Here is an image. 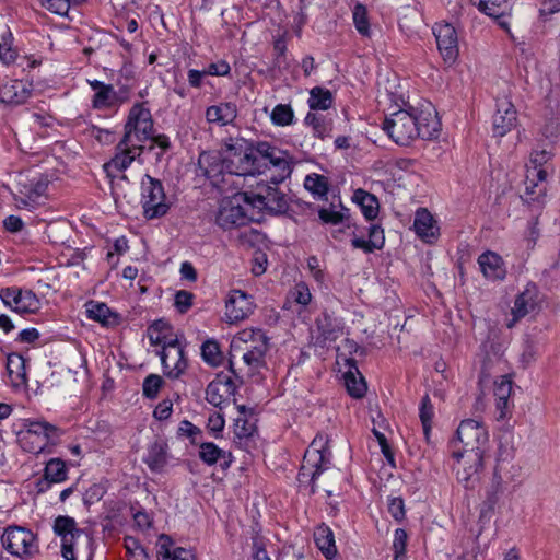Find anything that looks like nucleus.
I'll return each mask as SVG.
<instances>
[{
    "label": "nucleus",
    "instance_id": "1",
    "mask_svg": "<svg viewBox=\"0 0 560 560\" xmlns=\"http://www.w3.org/2000/svg\"><path fill=\"white\" fill-rule=\"evenodd\" d=\"M433 112L431 105L397 110L384 119L383 129L400 145H408L416 138L430 139L439 125Z\"/></svg>",
    "mask_w": 560,
    "mask_h": 560
},
{
    "label": "nucleus",
    "instance_id": "2",
    "mask_svg": "<svg viewBox=\"0 0 560 560\" xmlns=\"http://www.w3.org/2000/svg\"><path fill=\"white\" fill-rule=\"evenodd\" d=\"M268 337L261 329L247 328L240 331L231 341L230 370L236 376L243 369L236 368L237 359L246 366L247 373L253 374L265 366V357L269 349Z\"/></svg>",
    "mask_w": 560,
    "mask_h": 560
},
{
    "label": "nucleus",
    "instance_id": "3",
    "mask_svg": "<svg viewBox=\"0 0 560 560\" xmlns=\"http://www.w3.org/2000/svg\"><path fill=\"white\" fill-rule=\"evenodd\" d=\"M326 441L322 436L313 440L310 448L305 452L303 464L298 475L300 486L311 485V492H315V487L323 476L322 485L325 492L331 495L329 489L331 481L340 477V472L329 467V452L325 447Z\"/></svg>",
    "mask_w": 560,
    "mask_h": 560
},
{
    "label": "nucleus",
    "instance_id": "4",
    "mask_svg": "<svg viewBox=\"0 0 560 560\" xmlns=\"http://www.w3.org/2000/svg\"><path fill=\"white\" fill-rule=\"evenodd\" d=\"M143 151L142 144L126 141L122 138L116 145L115 155L103 165V168L112 183V194L117 202L118 199L125 198V185H128V178L124 172L129 165L140 156Z\"/></svg>",
    "mask_w": 560,
    "mask_h": 560
},
{
    "label": "nucleus",
    "instance_id": "5",
    "mask_svg": "<svg viewBox=\"0 0 560 560\" xmlns=\"http://www.w3.org/2000/svg\"><path fill=\"white\" fill-rule=\"evenodd\" d=\"M225 170L230 175H256L259 172L257 145L253 147L243 138H229L223 148Z\"/></svg>",
    "mask_w": 560,
    "mask_h": 560
},
{
    "label": "nucleus",
    "instance_id": "6",
    "mask_svg": "<svg viewBox=\"0 0 560 560\" xmlns=\"http://www.w3.org/2000/svg\"><path fill=\"white\" fill-rule=\"evenodd\" d=\"M61 435L62 430L47 421H27L19 433V443L23 451L39 454L57 444Z\"/></svg>",
    "mask_w": 560,
    "mask_h": 560
},
{
    "label": "nucleus",
    "instance_id": "7",
    "mask_svg": "<svg viewBox=\"0 0 560 560\" xmlns=\"http://www.w3.org/2000/svg\"><path fill=\"white\" fill-rule=\"evenodd\" d=\"M248 192H237L221 200L217 223L224 230L242 226L250 221Z\"/></svg>",
    "mask_w": 560,
    "mask_h": 560
},
{
    "label": "nucleus",
    "instance_id": "8",
    "mask_svg": "<svg viewBox=\"0 0 560 560\" xmlns=\"http://www.w3.org/2000/svg\"><path fill=\"white\" fill-rule=\"evenodd\" d=\"M141 205L143 215L148 220L164 217L171 203L167 201L164 187L161 180L144 175L141 180Z\"/></svg>",
    "mask_w": 560,
    "mask_h": 560
},
{
    "label": "nucleus",
    "instance_id": "9",
    "mask_svg": "<svg viewBox=\"0 0 560 560\" xmlns=\"http://www.w3.org/2000/svg\"><path fill=\"white\" fill-rule=\"evenodd\" d=\"M458 441L463 444L462 454L483 455L489 450V434L483 422L476 419L463 420L456 431Z\"/></svg>",
    "mask_w": 560,
    "mask_h": 560
},
{
    "label": "nucleus",
    "instance_id": "10",
    "mask_svg": "<svg viewBox=\"0 0 560 560\" xmlns=\"http://www.w3.org/2000/svg\"><path fill=\"white\" fill-rule=\"evenodd\" d=\"M153 120L149 108L142 103L135 104L128 115L125 124L124 137L126 141L142 144L152 138Z\"/></svg>",
    "mask_w": 560,
    "mask_h": 560
},
{
    "label": "nucleus",
    "instance_id": "11",
    "mask_svg": "<svg viewBox=\"0 0 560 560\" xmlns=\"http://www.w3.org/2000/svg\"><path fill=\"white\" fill-rule=\"evenodd\" d=\"M153 120L149 108L142 103L135 104L128 115L125 124L124 137L126 141L142 144L152 138Z\"/></svg>",
    "mask_w": 560,
    "mask_h": 560
},
{
    "label": "nucleus",
    "instance_id": "12",
    "mask_svg": "<svg viewBox=\"0 0 560 560\" xmlns=\"http://www.w3.org/2000/svg\"><path fill=\"white\" fill-rule=\"evenodd\" d=\"M3 548L19 558L31 557L36 551L34 534L21 526H9L1 536Z\"/></svg>",
    "mask_w": 560,
    "mask_h": 560
},
{
    "label": "nucleus",
    "instance_id": "13",
    "mask_svg": "<svg viewBox=\"0 0 560 560\" xmlns=\"http://www.w3.org/2000/svg\"><path fill=\"white\" fill-rule=\"evenodd\" d=\"M252 209L267 210L271 213H282L288 208L285 195L277 187L266 184L257 185L255 191H247Z\"/></svg>",
    "mask_w": 560,
    "mask_h": 560
},
{
    "label": "nucleus",
    "instance_id": "14",
    "mask_svg": "<svg viewBox=\"0 0 560 560\" xmlns=\"http://www.w3.org/2000/svg\"><path fill=\"white\" fill-rule=\"evenodd\" d=\"M54 532L61 538V555L66 560H77L74 547L77 540L83 535L77 522L70 516H58L54 522Z\"/></svg>",
    "mask_w": 560,
    "mask_h": 560
},
{
    "label": "nucleus",
    "instance_id": "15",
    "mask_svg": "<svg viewBox=\"0 0 560 560\" xmlns=\"http://www.w3.org/2000/svg\"><path fill=\"white\" fill-rule=\"evenodd\" d=\"M0 299L5 306L19 314L35 313L39 308V300L30 290L18 288L1 289Z\"/></svg>",
    "mask_w": 560,
    "mask_h": 560
},
{
    "label": "nucleus",
    "instance_id": "16",
    "mask_svg": "<svg viewBox=\"0 0 560 560\" xmlns=\"http://www.w3.org/2000/svg\"><path fill=\"white\" fill-rule=\"evenodd\" d=\"M453 456L458 462L457 478L465 488H474L483 467V455L462 454L454 452Z\"/></svg>",
    "mask_w": 560,
    "mask_h": 560
},
{
    "label": "nucleus",
    "instance_id": "17",
    "mask_svg": "<svg viewBox=\"0 0 560 560\" xmlns=\"http://www.w3.org/2000/svg\"><path fill=\"white\" fill-rule=\"evenodd\" d=\"M161 363L163 373L166 377L176 380L183 375L187 369V360L184 354V349L178 340L168 343L161 353Z\"/></svg>",
    "mask_w": 560,
    "mask_h": 560
},
{
    "label": "nucleus",
    "instance_id": "18",
    "mask_svg": "<svg viewBox=\"0 0 560 560\" xmlns=\"http://www.w3.org/2000/svg\"><path fill=\"white\" fill-rule=\"evenodd\" d=\"M433 34L438 48L446 62H454L458 56V38L455 27L450 23H436Z\"/></svg>",
    "mask_w": 560,
    "mask_h": 560
},
{
    "label": "nucleus",
    "instance_id": "19",
    "mask_svg": "<svg viewBox=\"0 0 560 560\" xmlns=\"http://www.w3.org/2000/svg\"><path fill=\"white\" fill-rule=\"evenodd\" d=\"M236 392V385L231 376L219 374L209 383L206 389V399L214 407L222 408Z\"/></svg>",
    "mask_w": 560,
    "mask_h": 560
},
{
    "label": "nucleus",
    "instance_id": "20",
    "mask_svg": "<svg viewBox=\"0 0 560 560\" xmlns=\"http://www.w3.org/2000/svg\"><path fill=\"white\" fill-rule=\"evenodd\" d=\"M254 304L252 298L241 290L231 291L225 305V316L229 323H236L245 319L253 313Z\"/></svg>",
    "mask_w": 560,
    "mask_h": 560
},
{
    "label": "nucleus",
    "instance_id": "21",
    "mask_svg": "<svg viewBox=\"0 0 560 560\" xmlns=\"http://www.w3.org/2000/svg\"><path fill=\"white\" fill-rule=\"evenodd\" d=\"M517 120L514 105L506 98L498 101L493 115L492 130L495 137H503L515 127Z\"/></svg>",
    "mask_w": 560,
    "mask_h": 560
},
{
    "label": "nucleus",
    "instance_id": "22",
    "mask_svg": "<svg viewBox=\"0 0 560 560\" xmlns=\"http://www.w3.org/2000/svg\"><path fill=\"white\" fill-rule=\"evenodd\" d=\"M538 293V289L535 284H528L516 296L512 308L513 319L506 324L509 328H512L518 319L525 317L537 308L539 301Z\"/></svg>",
    "mask_w": 560,
    "mask_h": 560
},
{
    "label": "nucleus",
    "instance_id": "23",
    "mask_svg": "<svg viewBox=\"0 0 560 560\" xmlns=\"http://www.w3.org/2000/svg\"><path fill=\"white\" fill-rule=\"evenodd\" d=\"M198 166L202 175L209 178L215 186L220 184V176L226 173L225 158L222 151L220 154L201 153L198 159Z\"/></svg>",
    "mask_w": 560,
    "mask_h": 560
},
{
    "label": "nucleus",
    "instance_id": "24",
    "mask_svg": "<svg viewBox=\"0 0 560 560\" xmlns=\"http://www.w3.org/2000/svg\"><path fill=\"white\" fill-rule=\"evenodd\" d=\"M31 96L30 84L21 80H11L0 86V101L9 105H20Z\"/></svg>",
    "mask_w": 560,
    "mask_h": 560
},
{
    "label": "nucleus",
    "instance_id": "25",
    "mask_svg": "<svg viewBox=\"0 0 560 560\" xmlns=\"http://www.w3.org/2000/svg\"><path fill=\"white\" fill-rule=\"evenodd\" d=\"M156 546L159 560H195L191 551L182 547H174V541L167 535H160Z\"/></svg>",
    "mask_w": 560,
    "mask_h": 560
},
{
    "label": "nucleus",
    "instance_id": "26",
    "mask_svg": "<svg viewBox=\"0 0 560 560\" xmlns=\"http://www.w3.org/2000/svg\"><path fill=\"white\" fill-rule=\"evenodd\" d=\"M479 267L487 279L502 280L506 270L501 256L493 252H486L478 258Z\"/></svg>",
    "mask_w": 560,
    "mask_h": 560
},
{
    "label": "nucleus",
    "instance_id": "27",
    "mask_svg": "<svg viewBox=\"0 0 560 560\" xmlns=\"http://www.w3.org/2000/svg\"><path fill=\"white\" fill-rule=\"evenodd\" d=\"M288 155V152L282 151L276 147H272L268 142L257 143V160L259 161L258 175L265 174L267 171H271V167Z\"/></svg>",
    "mask_w": 560,
    "mask_h": 560
},
{
    "label": "nucleus",
    "instance_id": "28",
    "mask_svg": "<svg viewBox=\"0 0 560 560\" xmlns=\"http://www.w3.org/2000/svg\"><path fill=\"white\" fill-rule=\"evenodd\" d=\"M503 492L502 477L495 470L491 483L486 492V499L480 508V518H489L494 511L495 504Z\"/></svg>",
    "mask_w": 560,
    "mask_h": 560
},
{
    "label": "nucleus",
    "instance_id": "29",
    "mask_svg": "<svg viewBox=\"0 0 560 560\" xmlns=\"http://www.w3.org/2000/svg\"><path fill=\"white\" fill-rule=\"evenodd\" d=\"M237 115L236 106L232 103L212 105L206 110V118L211 124L225 126L232 122Z\"/></svg>",
    "mask_w": 560,
    "mask_h": 560
},
{
    "label": "nucleus",
    "instance_id": "30",
    "mask_svg": "<svg viewBox=\"0 0 560 560\" xmlns=\"http://www.w3.org/2000/svg\"><path fill=\"white\" fill-rule=\"evenodd\" d=\"M314 541L327 559H332L336 556L337 547L335 544V536L327 525L322 524L315 528Z\"/></svg>",
    "mask_w": 560,
    "mask_h": 560
},
{
    "label": "nucleus",
    "instance_id": "31",
    "mask_svg": "<svg viewBox=\"0 0 560 560\" xmlns=\"http://www.w3.org/2000/svg\"><path fill=\"white\" fill-rule=\"evenodd\" d=\"M199 457L207 465H214L219 459H223L221 464L223 468L230 467L232 463L231 453H226L212 442H206L200 445Z\"/></svg>",
    "mask_w": 560,
    "mask_h": 560
},
{
    "label": "nucleus",
    "instance_id": "32",
    "mask_svg": "<svg viewBox=\"0 0 560 560\" xmlns=\"http://www.w3.org/2000/svg\"><path fill=\"white\" fill-rule=\"evenodd\" d=\"M413 228L416 233L425 241L435 237L436 228L433 224V217L427 209H419L416 212Z\"/></svg>",
    "mask_w": 560,
    "mask_h": 560
},
{
    "label": "nucleus",
    "instance_id": "33",
    "mask_svg": "<svg viewBox=\"0 0 560 560\" xmlns=\"http://www.w3.org/2000/svg\"><path fill=\"white\" fill-rule=\"evenodd\" d=\"M166 448L167 446L163 442H155L150 446L144 462L147 463L151 470L160 471L166 465Z\"/></svg>",
    "mask_w": 560,
    "mask_h": 560
},
{
    "label": "nucleus",
    "instance_id": "34",
    "mask_svg": "<svg viewBox=\"0 0 560 560\" xmlns=\"http://www.w3.org/2000/svg\"><path fill=\"white\" fill-rule=\"evenodd\" d=\"M550 158L551 153L545 149L533 151L529 159V165L527 166L529 174L537 177L538 180L545 182L547 172L542 166L550 160Z\"/></svg>",
    "mask_w": 560,
    "mask_h": 560
},
{
    "label": "nucleus",
    "instance_id": "35",
    "mask_svg": "<svg viewBox=\"0 0 560 560\" xmlns=\"http://www.w3.org/2000/svg\"><path fill=\"white\" fill-rule=\"evenodd\" d=\"M354 199L361 207V211L368 220H373L377 217L378 201L374 195L362 189H358L354 192Z\"/></svg>",
    "mask_w": 560,
    "mask_h": 560
},
{
    "label": "nucleus",
    "instance_id": "36",
    "mask_svg": "<svg viewBox=\"0 0 560 560\" xmlns=\"http://www.w3.org/2000/svg\"><path fill=\"white\" fill-rule=\"evenodd\" d=\"M332 94L329 90L315 86L310 92L308 104L311 109L326 110L332 105Z\"/></svg>",
    "mask_w": 560,
    "mask_h": 560
},
{
    "label": "nucleus",
    "instance_id": "37",
    "mask_svg": "<svg viewBox=\"0 0 560 560\" xmlns=\"http://www.w3.org/2000/svg\"><path fill=\"white\" fill-rule=\"evenodd\" d=\"M354 370H355L358 376L355 375V373L352 370H349L345 374V385L347 387L348 393L352 397L361 398L364 396V394L366 392V384H365L363 376L359 373V371L355 366H354Z\"/></svg>",
    "mask_w": 560,
    "mask_h": 560
},
{
    "label": "nucleus",
    "instance_id": "38",
    "mask_svg": "<svg viewBox=\"0 0 560 560\" xmlns=\"http://www.w3.org/2000/svg\"><path fill=\"white\" fill-rule=\"evenodd\" d=\"M256 431V427L254 423L249 422L246 419L237 418L234 423V435L235 442L241 447H248V443L250 438Z\"/></svg>",
    "mask_w": 560,
    "mask_h": 560
},
{
    "label": "nucleus",
    "instance_id": "39",
    "mask_svg": "<svg viewBox=\"0 0 560 560\" xmlns=\"http://www.w3.org/2000/svg\"><path fill=\"white\" fill-rule=\"evenodd\" d=\"M304 187L315 197L323 199L328 192V179L319 174H310L304 179Z\"/></svg>",
    "mask_w": 560,
    "mask_h": 560
},
{
    "label": "nucleus",
    "instance_id": "40",
    "mask_svg": "<svg viewBox=\"0 0 560 560\" xmlns=\"http://www.w3.org/2000/svg\"><path fill=\"white\" fill-rule=\"evenodd\" d=\"M352 20L355 30L360 35L364 37L371 36L370 21L368 15V9L362 3H357L352 10Z\"/></svg>",
    "mask_w": 560,
    "mask_h": 560
},
{
    "label": "nucleus",
    "instance_id": "41",
    "mask_svg": "<svg viewBox=\"0 0 560 560\" xmlns=\"http://www.w3.org/2000/svg\"><path fill=\"white\" fill-rule=\"evenodd\" d=\"M45 479L49 482H61L67 479V468L60 458H51L45 467Z\"/></svg>",
    "mask_w": 560,
    "mask_h": 560
},
{
    "label": "nucleus",
    "instance_id": "42",
    "mask_svg": "<svg viewBox=\"0 0 560 560\" xmlns=\"http://www.w3.org/2000/svg\"><path fill=\"white\" fill-rule=\"evenodd\" d=\"M293 109L287 104L276 105L270 115V119L276 126H289L293 122Z\"/></svg>",
    "mask_w": 560,
    "mask_h": 560
},
{
    "label": "nucleus",
    "instance_id": "43",
    "mask_svg": "<svg viewBox=\"0 0 560 560\" xmlns=\"http://www.w3.org/2000/svg\"><path fill=\"white\" fill-rule=\"evenodd\" d=\"M89 318L100 322L102 325H109L110 310L104 303L90 302L86 304Z\"/></svg>",
    "mask_w": 560,
    "mask_h": 560
},
{
    "label": "nucleus",
    "instance_id": "44",
    "mask_svg": "<svg viewBox=\"0 0 560 560\" xmlns=\"http://www.w3.org/2000/svg\"><path fill=\"white\" fill-rule=\"evenodd\" d=\"M117 95L113 85L105 86L102 91H97L93 97V107L97 109L107 108L116 103Z\"/></svg>",
    "mask_w": 560,
    "mask_h": 560
},
{
    "label": "nucleus",
    "instance_id": "45",
    "mask_svg": "<svg viewBox=\"0 0 560 560\" xmlns=\"http://www.w3.org/2000/svg\"><path fill=\"white\" fill-rule=\"evenodd\" d=\"M270 172H272L270 179L275 184L281 183L289 177L292 173L290 155L288 154L282 160L278 161V163L271 167Z\"/></svg>",
    "mask_w": 560,
    "mask_h": 560
},
{
    "label": "nucleus",
    "instance_id": "46",
    "mask_svg": "<svg viewBox=\"0 0 560 560\" xmlns=\"http://www.w3.org/2000/svg\"><path fill=\"white\" fill-rule=\"evenodd\" d=\"M433 417V408L431 405V400L428 395H425L421 400L420 406V420L423 428V434L425 440L429 441L430 431H431V420Z\"/></svg>",
    "mask_w": 560,
    "mask_h": 560
},
{
    "label": "nucleus",
    "instance_id": "47",
    "mask_svg": "<svg viewBox=\"0 0 560 560\" xmlns=\"http://www.w3.org/2000/svg\"><path fill=\"white\" fill-rule=\"evenodd\" d=\"M163 385V378L158 374L148 375L142 384L143 395L147 398L153 399L158 396L159 390Z\"/></svg>",
    "mask_w": 560,
    "mask_h": 560
},
{
    "label": "nucleus",
    "instance_id": "48",
    "mask_svg": "<svg viewBox=\"0 0 560 560\" xmlns=\"http://www.w3.org/2000/svg\"><path fill=\"white\" fill-rule=\"evenodd\" d=\"M201 355L206 362L217 365L221 360V352L217 341L208 340L201 346Z\"/></svg>",
    "mask_w": 560,
    "mask_h": 560
},
{
    "label": "nucleus",
    "instance_id": "49",
    "mask_svg": "<svg viewBox=\"0 0 560 560\" xmlns=\"http://www.w3.org/2000/svg\"><path fill=\"white\" fill-rule=\"evenodd\" d=\"M348 211L343 207H341V210H336L335 206L331 203L329 208H320L318 210V217L324 223L329 224H338L341 223L345 220V212Z\"/></svg>",
    "mask_w": 560,
    "mask_h": 560
},
{
    "label": "nucleus",
    "instance_id": "50",
    "mask_svg": "<svg viewBox=\"0 0 560 560\" xmlns=\"http://www.w3.org/2000/svg\"><path fill=\"white\" fill-rule=\"evenodd\" d=\"M7 370L10 375L15 374L16 377L25 380V361L22 355L16 353L8 355Z\"/></svg>",
    "mask_w": 560,
    "mask_h": 560
},
{
    "label": "nucleus",
    "instance_id": "51",
    "mask_svg": "<svg viewBox=\"0 0 560 560\" xmlns=\"http://www.w3.org/2000/svg\"><path fill=\"white\" fill-rule=\"evenodd\" d=\"M305 124L312 126L314 135L320 139L325 138L328 133V126L322 115L308 113L305 117Z\"/></svg>",
    "mask_w": 560,
    "mask_h": 560
},
{
    "label": "nucleus",
    "instance_id": "52",
    "mask_svg": "<svg viewBox=\"0 0 560 560\" xmlns=\"http://www.w3.org/2000/svg\"><path fill=\"white\" fill-rule=\"evenodd\" d=\"M40 3L46 10L61 16L67 15L70 9V0H40Z\"/></svg>",
    "mask_w": 560,
    "mask_h": 560
},
{
    "label": "nucleus",
    "instance_id": "53",
    "mask_svg": "<svg viewBox=\"0 0 560 560\" xmlns=\"http://www.w3.org/2000/svg\"><path fill=\"white\" fill-rule=\"evenodd\" d=\"M159 324H152L148 329V337L151 345H161L162 349H164L168 343H173L174 340H178L177 338H170L167 334L156 332V327Z\"/></svg>",
    "mask_w": 560,
    "mask_h": 560
},
{
    "label": "nucleus",
    "instance_id": "54",
    "mask_svg": "<svg viewBox=\"0 0 560 560\" xmlns=\"http://www.w3.org/2000/svg\"><path fill=\"white\" fill-rule=\"evenodd\" d=\"M369 241L374 249H381L385 243L384 231L378 224L369 228Z\"/></svg>",
    "mask_w": 560,
    "mask_h": 560
},
{
    "label": "nucleus",
    "instance_id": "55",
    "mask_svg": "<svg viewBox=\"0 0 560 560\" xmlns=\"http://www.w3.org/2000/svg\"><path fill=\"white\" fill-rule=\"evenodd\" d=\"M407 533L402 528H397L394 535L393 550L397 553V558H401L406 551Z\"/></svg>",
    "mask_w": 560,
    "mask_h": 560
},
{
    "label": "nucleus",
    "instance_id": "56",
    "mask_svg": "<svg viewBox=\"0 0 560 560\" xmlns=\"http://www.w3.org/2000/svg\"><path fill=\"white\" fill-rule=\"evenodd\" d=\"M194 294L180 290L175 294V306L179 311V313H186L192 305Z\"/></svg>",
    "mask_w": 560,
    "mask_h": 560
},
{
    "label": "nucleus",
    "instance_id": "57",
    "mask_svg": "<svg viewBox=\"0 0 560 560\" xmlns=\"http://www.w3.org/2000/svg\"><path fill=\"white\" fill-rule=\"evenodd\" d=\"M511 381L503 376L500 383L495 384L494 395L500 400V402L508 405V397L511 393Z\"/></svg>",
    "mask_w": 560,
    "mask_h": 560
},
{
    "label": "nucleus",
    "instance_id": "58",
    "mask_svg": "<svg viewBox=\"0 0 560 560\" xmlns=\"http://www.w3.org/2000/svg\"><path fill=\"white\" fill-rule=\"evenodd\" d=\"M388 512L396 521H401L405 517L404 500L399 497L392 498L388 502Z\"/></svg>",
    "mask_w": 560,
    "mask_h": 560
},
{
    "label": "nucleus",
    "instance_id": "59",
    "mask_svg": "<svg viewBox=\"0 0 560 560\" xmlns=\"http://www.w3.org/2000/svg\"><path fill=\"white\" fill-rule=\"evenodd\" d=\"M104 495V489L103 487L98 485L91 486L83 495V501L86 506H90L94 504L95 502H98L102 497Z\"/></svg>",
    "mask_w": 560,
    "mask_h": 560
},
{
    "label": "nucleus",
    "instance_id": "60",
    "mask_svg": "<svg viewBox=\"0 0 560 560\" xmlns=\"http://www.w3.org/2000/svg\"><path fill=\"white\" fill-rule=\"evenodd\" d=\"M293 295L294 300L301 305H307L312 299L310 289L305 283H298L294 287Z\"/></svg>",
    "mask_w": 560,
    "mask_h": 560
},
{
    "label": "nucleus",
    "instance_id": "61",
    "mask_svg": "<svg viewBox=\"0 0 560 560\" xmlns=\"http://www.w3.org/2000/svg\"><path fill=\"white\" fill-rule=\"evenodd\" d=\"M230 65L224 61L220 60L218 62L210 63L208 68L205 70L207 75H228L230 73Z\"/></svg>",
    "mask_w": 560,
    "mask_h": 560
},
{
    "label": "nucleus",
    "instance_id": "62",
    "mask_svg": "<svg viewBox=\"0 0 560 560\" xmlns=\"http://www.w3.org/2000/svg\"><path fill=\"white\" fill-rule=\"evenodd\" d=\"M173 404L171 400L161 401L154 409L153 415L158 420H166L172 415Z\"/></svg>",
    "mask_w": 560,
    "mask_h": 560
},
{
    "label": "nucleus",
    "instance_id": "63",
    "mask_svg": "<svg viewBox=\"0 0 560 560\" xmlns=\"http://www.w3.org/2000/svg\"><path fill=\"white\" fill-rule=\"evenodd\" d=\"M16 52L11 48L10 44L4 39L0 43V61L10 65L15 60Z\"/></svg>",
    "mask_w": 560,
    "mask_h": 560
},
{
    "label": "nucleus",
    "instance_id": "64",
    "mask_svg": "<svg viewBox=\"0 0 560 560\" xmlns=\"http://www.w3.org/2000/svg\"><path fill=\"white\" fill-rule=\"evenodd\" d=\"M538 183H541V182L538 180L537 177H534L532 174H529V172L527 171L526 180H525L526 201L529 202L532 200H535V198L532 196L536 194L535 188L538 186Z\"/></svg>",
    "mask_w": 560,
    "mask_h": 560
}]
</instances>
